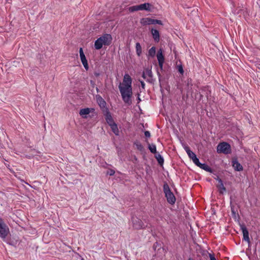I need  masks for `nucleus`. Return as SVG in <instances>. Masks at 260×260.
Instances as JSON below:
<instances>
[{
	"mask_svg": "<svg viewBox=\"0 0 260 260\" xmlns=\"http://www.w3.org/2000/svg\"><path fill=\"white\" fill-rule=\"evenodd\" d=\"M132 83L131 77L128 74H125L123 77L122 85L120 83L118 86L122 100L125 104L128 106L132 104L131 100L133 95Z\"/></svg>",
	"mask_w": 260,
	"mask_h": 260,
	"instance_id": "1",
	"label": "nucleus"
},
{
	"mask_svg": "<svg viewBox=\"0 0 260 260\" xmlns=\"http://www.w3.org/2000/svg\"><path fill=\"white\" fill-rule=\"evenodd\" d=\"M163 191L165 194L167 202L171 205H174L176 202V198L171 191L168 184L165 182L163 186Z\"/></svg>",
	"mask_w": 260,
	"mask_h": 260,
	"instance_id": "2",
	"label": "nucleus"
},
{
	"mask_svg": "<svg viewBox=\"0 0 260 260\" xmlns=\"http://www.w3.org/2000/svg\"><path fill=\"white\" fill-rule=\"evenodd\" d=\"M10 234V230L8 226L2 218L0 219V238L5 241L6 238Z\"/></svg>",
	"mask_w": 260,
	"mask_h": 260,
	"instance_id": "3",
	"label": "nucleus"
},
{
	"mask_svg": "<svg viewBox=\"0 0 260 260\" xmlns=\"http://www.w3.org/2000/svg\"><path fill=\"white\" fill-rule=\"evenodd\" d=\"M217 152L218 153H222L225 154L231 153V145L227 142L220 143L217 147Z\"/></svg>",
	"mask_w": 260,
	"mask_h": 260,
	"instance_id": "4",
	"label": "nucleus"
},
{
	"mask_svg": "<svg viewBox=\"0 0 260 260\" xmlns=\"http://www.w3.org/2000/svg\"><path fill=\"white\" fill-rule=\"evenodd\" d=\"M132 222L133 228L135 230L144 229L146 225L144 224L142 220L135 215L132 216Z\"/></svg>",
	"mask_w": 260,
	"mask_h": 260,
	"instance_id": "5",
	"label": "nucleus"
},
{
	"mask_svg": "<svg viewBox=\"0 0 260 260\" xmlns=\"http://www.w3.org/2000/svg\"><path fill=\"white\" fill-rule=\"evenodd\" d=\"M140 23L143 26H146L150 24H158L161 25H163L162 22L158 19H152L150 18H143L140 19Z\"/></svg>",
	"mask_w": 260,
	"mask_h": 260,
	"instance_id": "6",
	"label": "nucleus"
},
{
	"mask_svg": "<svg viewBox=\"0 0 260 260\" xmlns=\"http://www.w3.org/2000/svg\"><path fill=\"white\" fill-rule=\"evenodd\" d=\"M96 102L101 108V110H102L103 113L105 112L106 109H108L106 107V102L103 99V98L99 94H97L95 96Z\"/></svg>",
	"mask_w": 260,
	"mask_h": 260,
	"instance_id": "7",
	"label": "nucleus"
},
{
	"mask_svg": "<svg viewBox=\"0 0 260 260\" xmlns=\"http://www.w3.org/2000/svg\"><path fill=\"white\" fill-rule=\"evenodd\" d=\"M103 115L105 116V120L108 123V124L110 126L112 125L113 123H115L111 113L110 112L108 109H106L105 112H103Z\"/></svg>",
	"mask_w": 260,
	"mask_h": 260,
	"instance_id": "8",
	"label": "nucleus"
},
{
	"mask_svg": "<svg viewBox=\"0 0 260 260\" xmlns=\"http://www.w3.org/2000/svg\"><path fill=\"white\" fill-rule=\"evenodd\" d=\"M157 58L158 62V65L161 70H163V64L164 62L165 57L162 53L161 49H159L157 53Z\"/></svg>",
	"mask_w": 260,
	"mask_h": 260,
	"instance_id": "9",
	"label": "nucleus"
},
{
	"mask_svg": "<svg viewBox=\"0 0 260 260\" xmlns=\"http://www.w3.org/2000/svg\"><path fill=\"white\" fill-rule=\"evenodd\" d=\"M79 53H80L81 61L84 68L85 69V70L86 71H87L89 69V66H88L87 60L86 58V57L83 52L82 48H80Z\"/></svg>",
	"mask_w": 260,
	"mask_h": 260,
	"instance_id": "10",
	"label": "nucleus"
},
{
	"mask_svg": "<svg viewBox=\"0 0 260 260\" xmlns=\"http://www.w3.org/2000/svg\"><path fill=\"white\" fill-rule=\"evenodd\" d=\"M240 228L242 231L243 238V240L247 242L248 244L250 243V239L249 237V232L248 231L244 224H240Z\"/></svg>",
	"mask_w": 260,
	"mask_h": 260,
	"instance_id": "11",
	"label": "nucleus"
},
{
	"mask_svg": "<svg viewBox=\"0 0 260 260\" xmlns=\"http://www.w3.org/2000/svg\"><path fill=\"white\" fill-rule=\"evenodd\" d=\"M138 9L139 10H145L148 12H153L152 9L154 8V7L150 3H145L142 4H140L138 5Z\"/></svg>",
	"mask_w": 260,
	"mask_h": 260,
	"instance_id": "12",
	"label": "nucleus"
},
{
	"mask_svg": "<svg viewBox=\"0 0 260 260\" xmlns=\"http://www.w3.org/2000/svg\"><path fill=\"white\" fill-rule=\"evenodd\" d=\"M100 38L102 39L104 45L109 46L111 44L112 38L110 34H106Z\"/></svg>",
	"mask_w": 260,
	"mask_h": 260,
	"instance_id": "13",
	"label": "nucleus"
},
{
	"mask_svg": "<svg viewBox=\"0 0 260 260\" xmlns=\"http://www.w3.org/2000/svg\"><path fill=\"white\" fill-rule=\"evenodd\" d=\"M215 179L218 181V184L217 185V187L219 190V193L223 194V192L226 190V188L224 186L222 180L218 176H217V178H215Z\"/></svg>",
	"mask_w": 260,
	"mask_h": 260,
	"instance_id": "14",
	"label": "nucleus"
},
{
	"mask_svg": "<svg viewBox=\"0 0 260 260\" xmlns=\"http://www.w3.org/2000/svg\"><path fill=\"white\" fill-rule=\"evenodd\" d=\"M232 166L237 171H241L243 170L242 166L238 162L237 158H234L232 160Z\"/></svg>",
	"mask_w": 260,
	"mask_h": 260,
	"instance_id": "15",
	"label": "nucleus"
},
{
	"mask_svg": "<svg viewBox=\"0 0 260 260\" xmlns=\"http://www.w3.org/2000/svg\"><path fill=\"white\" fill-rule=\"evenodd\" d=\"M151 32L154 41L157 43L159 42L160 41V35L159 31L156 29L152 28Z\"/></svg>",
	"mask_w": 260,
	"mask_h": 260,
	"instance_id": "16",
	"label": "nucleus"
},
{
	"mask_svg": "<svg viewBox=\"0 0 260 260\" xmlns=\"http://www.w3.org/2000/svg\"><path fill=\"white\" fill-rule=\"evenodd\" d=\"M93 108H83L80 110L79 114L82 116L83 118H86L87 116L86 115L89 114L91 111H94Z\"/></svg>",
	"mask_w": 260,
	"mask_h": 260,
	"instance_id": "17",
	"label": "nucleus"
},
{
	"mask_svg": "<svg viewBox=\"0 0 260 260\" xmlns=\"http://www.w3.org/2000/svg\"><path fill=\"white\" fill-rule=\"evenodd\" d=\"M146 73L148 78L146 79V81L151 84H154V79H153V75L151 70L147 69L146 70Z\"/></svg>",
	"mask_w": 260,
	"mask_h": 260,
	"instance_id": "18",
	"label": "nucleus"
},
{
	"mask_svg": "<svg viewBox=\"0 0 260 260\" xmlns=\"http://www.w3.org/2000/svg\"><path fill=\"white\" fill-rule=\"evenodd\" d=\"M104 45L103 42H102V39L100 38H99L94 43V48L96 50L101 49L103 45Z\"/></svg>",
	"mask_w": 260,
	"mask_h": 260,
	"instance_id": "19",
	"label": "nucleus"
},
{
	"mask_svg": "<svg viewBox=\"0 0 260 260\" xmlns=\"http://www.w3.org/2000/svg\"><path fill=\"white\" fill-rule=\"evenodd\" d=\"M184 148L190 159H193V158L197 156L196 154L190 150L189 146L187 145L185 146L184 147Z\"/></svg>",
	"mask_w": 260,
	"mask_h": 260,
	"instance_id": "20",
	"label": "nucleus"
},
{
	"mask_svg": "<svg viewBox=\"0 0 260 260\" xmlns=\"http://www.w3.org/2000/svg\"><path fill=\"white\" fill-rule=\"evenodd\" d=\"M199 167L201 168L202 169L210 172V173H213V170L212 169H211L208 165H207L206 164H202L201 162L200 164Z\"/></svg>",
	"mask_w": 260,
	"mask_h": 260,
	"instance_id": "21",
	"label": "nucleus"
},
{
	"mask_svg": "<svg viewBox=\"0 0 260 260\" xmlns=\"http://www.w3.org/2000/svg\"><path fill=\"white\" fill-rule=\"evenodd\" d=\"M110 128L111 129V131L112 132L116 135V136H119V131L118 129V126L117 124L113 123L112 125H110Z\"/></svg>",
	"mask_w": 260,
	"mask_h": 260,
	"instance_id": "22",
	"label": "nucleus"
},
{
	"mask_svg": "<svg viewBox=\"0 0 260 260\" xmlns=\"http://www.w3.org/2000/svg\"><path fill=\"white\" fill-rule=\"evenodd\" d=\"M155 157L156 159L158 164L160 166H162L164 162V159L163 157L159 154V153H156L155 154Z\"/></svg>",
	"mask_w": 260,
	"mask_h": 260,
	"instance_id": "23",
	"label": "nucleus"
},
{
	"mask_svg": "<svg viewBox=\"0 0 260 260\" xmlns=\"http://www.w3.org/2000/svg\"><path fill=\"white\" fill-rule=\"evenodd\" d=\"M147 143L148 145V149L150 152L153 154L157 153L156 148L155 145L153 144H150L147 141Z\"/></svg>",
	"mask_w": 260,
	"mask_h": 260,
	"instance_id": "24",
	"label": "nucleus"
},
{
	"mask_svg": "<svg viewBox=\"0 0 260 260\" xmlns=\"http://www.w3.org/2000/svg\"><path fill=\"white\" fill-rule=\"evenodd\" d=\"M136 53L138 56H140L142 54V47L140 43L137 42L136 44Z\"/></svg>",
	"mask_w": 260,
	"mask_h": 260,
	"instance_id": "25",
	"label": "nucleus"
},
{
	"mask_svg": "<svg viewBox=\"0 0 260 260\" xmlns=\"http://www.w3.org/2000/svg\"><path fill=\"white\" fill-rule=\"evenodd\" d=\"M156 53V48L154 46L152 47L148 51V55L151 57H154Z\"/></svg>",
	"mask_w": 260,
	"mask_h": 260,
	"instance_id": "26",
	"label": "nucleus"
},
{
	"mask_svg": "<svg viewBox=\"0 0 260 260\" xmlns=\"http://www.w3.org/2000/svg\"><path fill=\"white\" fill-rule=\"evenodd\" d=\"M137 148L140 151H143L144 150L143 146L140 142L135 143Z\"/></svg>",
	"mask_w": 260,
	"mask_h": 260,
	"instance_id": "27",
	"label": "nucleus"
},
{
	"mask_svg": "<svg viewBox=\"0 0 260 260\" xmlns=\"http://www.w3.org/2000/svg\"><path fill=\"white\" fill-rule=\"evenodd\" d=\"M128 11L130 12H134L139 11L138 5L133 6L128 8Z\"/></svg>",
	"mask_w": 260,
	"mask_h": 260,
	"instance_id": "28",
	"label": "nucleus"
},
{
	"mask_svg": "<svg viewBox=\"0 0 260 260\" xmlns=\"http://www.w3.org/2000/svg\"><path fill=\"white\" fill-rule=\"evenodd\" d=\"M192 160L193 161V163L198 167H199L200 164H201L199 159L197 157V156L193 158V159H192Z\"/></svg>",
	"mask_w": 260,
	"mask_h": 260,
	"instance_id": "29",
	"label": "nucleus"
},
{
	"mask_svg": "<svg viewBox=\"0 0 260 260\" xmlns=\"http://www.w3.org/2000/svg\"><path fill=\"white\" fill-rule=\"evenodd\" d=\"M153 248L154 250H156L157 248H158V250H159L161 248V245L158 242H156L154 243L153 245Z\"/></svg>",
	"mask_w": 260,
	"mask_h": 260,
	"instance_id": "30",
	"label": "nucleus"
},
{
	"mask_svg": "<svg viewBox=\"0 0 260 260\" xmlns=\"http://www.w3.org/2000/svg\"><path fill=\"white\" fill-rule=\"evenodd\" d=\"M177 69H178V71L179 72V73H180L182 75L183 74L184 70H183V67H182V64L177 66Z\"/></svg>",
	"mask_w": 260,
	"mask_h": 260,
	"instance_id": "31",
	"label": "nucleus"
},
{
	"mask_svg": "<svg viewBox=\"0 0 260 260\" xmlns=\"http://www.w3.org/2000/svg\"><path fill=\"white\" fill-rule=\"evenodd\" d=\"M115 172L114 170L113 169H109L107 172V174H108L110 176H113L114 175Z\"/></svg>",
	"mask_w": 260,
	"mask_h": 260,
	"instance_id": "32",
	"label": "nucleus"
},
{
	"mask_svg": "<svg viewBox=\"0 0 260 260\" xmlns=\"http://www.w3.org/2000/svg\"><path fill=\"white\" fill-rule=\"evenodd\" d=\"M139 81H140V82L141 83V86L142 89H145V84L144 82V81L140 80H139Z\"/></svg>",
	"mask_w": 260,
	"mask_h": 260,
	"instance_id": "33",
	"label": "nucleus"
},
{
	"mask_svg": "<svg viewBox=\"0 0 260 260\" xmlns=\"http://www.w3.org/2000/svg\"><path fill=\"white\" fill-rule=\"evenodd\" d=\"M144 135H145V136L147 138H149L151 136L150 132L147 131H146L144 132Z\"/></svg>",
	"mask_w": 260,
	"mask_h": 260,
	"instance_id": "34",
	"label": "nucleus"
},
{
	"mask_svg": "<svg viewBox=\"0 0 260 260\" xmlns=\"http://www.w3.org/2000/svg\"><path fill=\"white\" fill-rule=\"evenodd\" d=\"M209 257L210 260H216L214 254L209 253Z\"/></svg>",
	"mask_w": 260,
	"mask_h": 260,
	"instance_id": "35",
	"label": "nucleus"
},
{
	"mask_svg": "<svg viewBox=\"0 0 260 260\" xmlns=\"http://www.w3.org/2000/svg\"><path fill=\"white\" fill-rule=\"evenodd\" d=\"M136 95H137V100L138 101V103H139L141 101V100L140 98V93L138 92L137 93Z\"/></svg>",
	"mask_w": 260,
	"mask_h": 260,
	"instance_id": "36",
	"label": "nucleus"
},
{
	"mask_svg": "<svg viewBox=\"0 0 260 260\" xmlns=\"http://www.w3.org/2000/svg\"><path fill=\"white\" fill-rule=\"evenodd\" d=\"M157 74H158V77H159V84H160V86L161 87V75L160 74V73L157 72Z\"/></svg>",
	"mask_w": 260,
	"mask_h": 260,
	"instance_id": "37",
	"label": "nucleus"
},
{
	"mask_svg": "<svg viewBox=\"0 0 260 260\" xmlns=\"http://www.w3.org/2000/svg\"><path fill=\"white\" fill-rule=\"evenodd\" d=\"M146 76H147V74L146 73V71L144 72H143L142 73V77L144 79H146Z\"/></svg>",
	"mask_w": 260,
	"mask_h": 260,
	"instance_id": "38",
	"label": "nucleus"
},
{
	"mask_svg": "<svg viewBox=\"0 0 260 260\" xmlns=\"http://www.w3.org/2000/svg\"><path fill=\"white\" fill-rule=\"evenodd\" d=\"M90 85L93 87H94L95 85V82L92 81V80H90Z\"/></svg>",
	"mask_w": 260,
	"mask_h": 260,
	"instance_id": "39",
	"label": "nucleus"
},
{
	"mask_svg": "<svg viewBox=\"0 0 260 260\" xmlns=\"http://www.w3.org/2000/svg\"><path fill=\"white\" fill-rule=\"evenodd\" d=\"M94 75L96 76V77H98L100 76V73H94Z\"/></svg>",
	"mask_w": 260,
	"mask_h": 260,
	"instance_id": "40",
	"label": "nucleus"
},
{
	"mask_svg": "<svg viewBox=\"0 0 260 260\" xmlns=\"http://www.w3.org/2000/svg\"><path fill=\"white\" fill-rule=\"evenodd\" d=\"M96 91H97L98 92H99V88H98V87H96Z\"/></svg>",
	"mask_w": 260,
	"mask_h": 260,
	"instance_id": "41",
	"label": "nucleus"
},
{
	"mask_svg": "<svg viewBox=\"0 0 260 260\" xmlns=\"http://www.w3.org/2000/svg\"><path fill=\"white\" fill-rule=\"evenodd\" d=\"M188 260H193L192 258H189Z\"/></svg>",
	"mask_w": 260,
	"mask_h": 260,
	"instance_id": "42",
	"label": "nucleus"
},
{
	"mask_svg": "<svg viewBox=\"0 0 260 260\" xmlns=\"http://www.w3.org/2000/svg\"><path fill=\"white\" fill-rule=\"evenodd\" d=\"M203 95L202 94H200V99H201L202 97H203Z\"/></svg>",
	"mask_w": 260,
	"mask_h": 260,
	"instance_id": "43",
	"label": "nucleus"
},
{
	"mask_svg": "<svg viewBox=\"0 0 260 260\" xmlns=\"http://www.w3.org/2000/svg\"><path fill=\"white\" fill-rule=\"evenodd\" d=\"M2 219V218L0 217V219Z\"/></svg>",
	"mask_w": 260,
	"mask_h": 260,
	"instance_id": "44",
	"label": "nucleus"
}]
</instances>
